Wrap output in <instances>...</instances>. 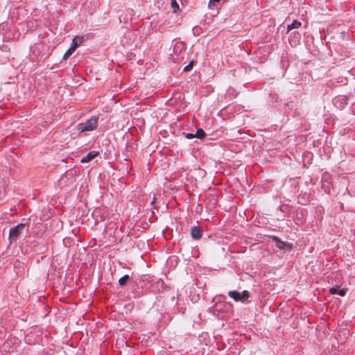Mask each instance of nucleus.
<instances>
[{
  "label": "nucleus",
  "mask_w": 355,
  "mask_h": 355,
  "mask_svg": "<svg viewBox=\"0 0 355 355\" xmlns=\"http://www.w3.org/2000/svg\"><path fill=\"white\" fill-rule=\"evenodd\" d=\"M334 105L339 110H343L347 104V98L345 96H338L333 99Z\"/></svg>",
  "instance_id": "4"
},
{
  "label": "nucleus",
  "mask_w": 355,
  "mask_h": 355,
  "mask_svg": "<svg viewBox=\"0 0 355 355\" xmlns=\"http://www.w3.org/2000/svg\"><path fill=\"white\" fill-rule=\"evenodd\" d=\"M73 51L74 50L71 49V48L69 49H68L67 51V52L64 53L63 58L64 59L68 58Z\"/></svg>",
  "instance_id": "16"
},
{
  "label": "nucleus",
  "mask_w": 355,
  "mask_h": 355,
  "mask_svg": "<svg viewBox=\"0 0 355 355\" xmlns=\"http://www.w3.org/2000/svg\"><path fill=\"white\" fill-rule=\"evenodd\" d=\"M191 234L193 239H199L202 235L200 228L196 226L191 227Z\"/></svg>",
  "instance_id": "6"
},
{
  "label": "nucleus",
  "mask_w": 355,
  "mask_h": 355,
  "mask_svg": "<svg viewBox=\"0 0 355 355\" xmlns=\"http://www.w3.org/2000/svg\"><path fill=\"white\" fill-rule=\"evenodd\" d=\"M338 294L340 296H345L346 294V291L345 289H339Z\"/></svg>",
  "instance_id": "18"
},
{
  "label": "nucleus",
  "mask_w": 355,
  "mask_h": 355,
  "mask_svg": "<svg viewBox=\"0 0 355 355\" xmlns=\"http://www.w3.org/2000/svg\"><path fill=\"white\" fill-rule=\"evenodd\" d=\"M338 288L336 287L331 288L329 290V293L332 295L338 294Z\"/></svg>",
  "instance_id": "17"
},
{
  "label": "nucleus",
  "mask_w": 355,
  "mask_h": 355,
  "mask_svg": "<svg viewBox=\"0 0 355 355\" xmlns=\"http://www.w3.org/2000/svg\"><path fill=\"white\" fill-rule=\"evenodd\" d=\"M272 240L275 241V244L277 248H278L280 250H284L287 246V244L282 241L280 239H279L277 236H273Z\"/></svg>",
  "instance_id": "9"
},
{
  "label": "nucleus",
  "mask_w": 355,
  "mask_h": 355,
  "mask_svg": "<svg viewBox=\"0 0 355 355\" xmlns=\"http://www.w3.org/2000/svg\"><path fill=\"white\" fill-rule=\"evenodd\" d=\"M186 137H187V139H193V138L196 137V136H195V135H193V134H192V133H187V134L186 135Z\"/></svg>",
  "instance_id": "19"
},
{
  "label": "nucleus",
  "mask_w": 355,
  "mask_h": 355,
  "mask_svg": "<svg viewBox=\"0 0 355 355\" xmlns=\"http://www.w3.org/2000/svg\"><path fill=\"white\" fill-rule=\"evenodd\" d=\"M302 26V23L297 20H294L291 24L287 26V33L293 29H297Z\"/></svg>",
  "instance_id": "10"
},
{
  "label": "nucleus",
  "mask_w": 355,
  "mask_h": 355,
  "mask_svg": "<svg viewBox=\"0 0 355 355\" xmlns=\"http://www.w3.org/2000/svg\"><path fill=\"white\" fill-rule=\"evenodd\" d=\"M206 135L205 131L202 128H199L197 130L195 136L197 138H203Z\"/></svg>",
  "instance_id": "12"
},
{
  "label": "nucleus",
  "mask_w": 355,
  "mask_h": 355,
  "mask_svg": "<svg viewBox=\"0 0 355 355\" xmlns=\"http://www.w3.org/2000/svg\"><path fill=\"white\" fill-rule=\"evenodd\" d=\"M229 297L233 298L235 302H245L250 297V293L248 291H243L239 293L236 291H230L228 292Z\"/></svg>",
  "instance_id": "3"
},
{
  "label": "nucleus",
  "mask_w": 355,
  "mask_h": 355,
  "mask_svg": "<svg viewBox=\"0 0 355 355\" xmlns=\"http://www.w3.org/2000/svg\"><path fill=\"white\" fill-rule=\"evenodd\" d=\"M98 116H92L85 122L80 123L77 125L76 129L79 131V135L85 132L92 131L98 126Z\"/></svg>",
  "instance_id": "1"
},
{
  "label": "nucleus",
  "mask_w": 355,
  "mask_h": 355,
  "mask_svg": "<svg viewBox=\"0 0 355 355\" xmlns=\"http://www.w3.org/2000/svg\"><path fill=\"white\" fill-rule=\"evenodd\" d=\"M130 279V277L128 275H125L124 276H123L122 277H121L119 280V284L121 285V286H125L128 281Z\"/></svg>",
  "instance_id": "11"
},
{
  "label": "nucleus",
  "mask_w": 355,
  "mask_h": 355,
  "mask_svg": "<svg viewBox=\"0 0 355 355\" xmlns=\"http://www.w3.org/2000/svg\"><path fill=\"white\" fill-rule=\"evenodd\" d=\"M184 44L182 42H177L173 46V52L175 54L180 53L183 49H184Z\"/></svg>",
  "instance_id": "8"
},
{
  "label": "nucleus",
  "mask_w": 355,
  "mask_h": 355,
  "mask_svg": "<svg viewBox=\"0 0 355 355\" xmlns=\"http://www.w3.org/2000/svg\"><path fill=\"white\" fill-rule=\"evenodd\" d=\"M98 155V152L97 151H90L87 153V155L83 157H82L80 162L82 163H88L92 159L95 158Z\"/></svg>",
  "instance_id": "5"
},
{
  "label": "nucleus",
  "mask_w": 355,
  "mask_h": 355,
  "mask_svg": "<svg viewBox=\"0 0 355 355\" xmlns=\"http://www.w3.org/2000/svg\"><path fill=\"white\" fill-rule=\"evenodd\" d=\"M220 0H210L209 2V7L210 8H217V3H219Z\"/></svg>",
  "instance_id": "13"
},
{
  "label": "nucleus",
  "mask_w": 355,
  "mask_h": 355,
  "mask_svg": "<svg viewBox=\"0 0 355 355\" xmlns=\"http://www.w3.org/2000/svg\"><path fill=\"white\" fill-rule=\"evenodd\" d=\"M83 41V37L76 36L73 38L71 49L75 50Z\"/></svg>",
  "instance_id": "7"
},
{
  "label": "nucleus",
  "mask_w": 355,
  "mask_h": 355,
  "mask_svg": "<svg viewBox=\"0 0 355 355\" xmlns=\"http://www.w3.org/2000/svg\"><path fill=\"white\" fill-rule=\"evenodd\" d=\"M171 7L173 8V10L175 12H177V10L179 9V5L176 2L175 0H171Z\"/></svg>",
  "instance_id": "14"
},
{
  "label": "nucleus",
  "mask_w": 355,
  "mask_h": 355,
  "mask_svg": "<svg viewBox=\"0 0 355 355\" xmlns=\"http://www.w3.org/2000/svg\"><path fill=\"white\" fill-rule=\"evenodd\" d=\"M25 228L26 225L24 223H19L15 227L10 228L9 231V240L10 243L15 241Z\"/></svg>",
  "instance_id": "2"
},
{
  "label": "nucleus",
  "mask_w": 355,
  "mask_h": 355,
  "mask_svg": "<svg viewBox=\"0 0 355 355\" xmlns=\"http://www.w3.org/2000/svg\"><path fill=\"white\" fill-rule=\"evenodd\" d=\"M193 62H190L186 67L184 68V71H190L193 67Z\"/></svg>",
  "instance_id": "15"
}]
</instances>
